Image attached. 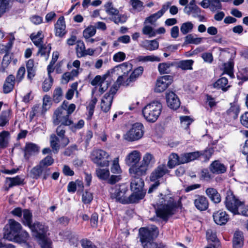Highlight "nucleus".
Masks as SVG:
<instances>
[{"label":"nucleus","mask_w":248,"mask_h":248,"mask_svg":"<svg viewBox=\"0 0 248 248\" xmlns=\"http://www.w3.org/2000/svg\"><path fill=\"white\" fill-rule=\"evenodd\" d=\"M162 197L156 203L155 208L158 217L167 221L169 218L174 214L177 203L170 195L160 194Z\"/></svg>","instance_id":"f257e3e1"},{"label":"nucleus","mask_w":248,"mask_h":248,"mask_svg":"<svg viewBox=\"0 0 248 248\" xmlns=\"http://www.w3.org/2000/svg\"><path fill=\"white\" fill-rule=\"evenodd\" d=\"M139 234L143 248H167L166 245L162 242L153 241L159 234L156 226L151 225L147 228H141L139 230Z\"/></svg>","instance_id":"f03ea898"},{"label":"nucleus","mask_w":248,"mask_h":248,"mask_svg":"<svg viewBox=\"0 0 248 248\" xmlns=\"http://www.w3.org/2000/svg\"><path fill=\"white\" fill-rule=\"evenodd\" d=\"M162 108V105L159 102L153 101L143 108L142 114L148 122L154 123L160 115Z\"/></svg>","instance_id":"7ed1b4c3"},{"label":"nucleus","mask_w":248,"mask_h":248,"mask_svg":"<svg viewBox=\"0 0 248 248\" xmlns=\"http://www.w3.org/2000/svg\"><path fill=\"white\" fill-rule=\"evenodd\" d=\"M109 193L111 199H115L116 202L122 204H126L129 190L127 185L123 184L112 186Z\"/></svg>","instance_id":"20e7f679"},{"label":"nucleus","mask_w":248,"mask_h":248,"mask_svg":"<svg viewBox=\"0 0 248 248\" xmlns=\"http://www.w3.org/2000/svg\"><path fill=\"white\" fill-rule=\"evenodd\" d=\"M226 194L225 201L226 208L233 215H240L241 211H239V209H243L244 202L237 198L232 191H228Z\"/></svg>","instance_id":"39448f33"},{"label":"nucleus","mask_w":248,"mask_h":248,"mask_svg":"<svg viewBox=\"0 0 248 248\" xmlns=\"http://www.w3.org/2000/svg\"><path fill=\"white\" fill-rule=\"evenodd\" d=\"M132 68V65L128 62H125L115 66L111 70L110 72L111 73L117 72V74L120 75L117 82L119 85L124 86V81L128 78V75Z\"/></svg>","instance_id":"423d86ee"},{"label":"nucleus","mask_w":248,"mask_h":248,"mask_svg":"<svg viewBox=\"0 0 248 248\" xmlns=\"http://www.w3.org/2000/svg\"><path fill=\"white\" fill-rule=\"evenodd\" d=\"M21 225L13 219H10L3 229V238L12 240L22 229Z\"/></svg>","instance_id":"0eeeda50"},{"label":"nucleus","mask_w":248,"mask_h":248,"mask_svg":"<svg viewBox=\"0 0 248 248\" xmlns=\"http://www.w3.org/2000/svg\"><path fill=\"white\" fill-rule=\"evenodd\" d=\"M109 156V154L102 149H94L91 155L92 161L100 167H108L109 161L108 160Z\"/></svg>","instance_id":"6e6552de"},{"label":"nucleus","mask_w":248,"mask_h":248,"mask_svg":"<svg viewBox=\"0 0 248 248\" xmlns=\"http://www.w3.org/2000/svg\"><path fill=\"white\" fill-rule=\"evenodd\" d=\"M143 126L140 123L134 124L126 133L124 138L128 141H135L140 139L143 135Z\"/></svg>","instance_id":"1a4fd4ad"},{"label":"nucleus","mask_w":248,"mask_h":248,"mask_svg":"<svg viewBox=\"0 0 248 248\" xmlns=\"http://www.w3.org/2000/svg\"><path fill=\"white\" fill-rule=\"evenodd\" d=\"M53 123L55 125L60 124H72L73 122L66 113V111L62 108H58L55 111L53 117Z\"/></svg>","instance_id":"9d476101"},{"label":"nucleus","mask_w":248,"mask_h":248,"mask_svg":"<svg viewBox=\"0 0 248 248\" xmlns=\"http://www.w3.org/2000/svg\"><path fill=\"white\" fill-rule=\"evenodd\" d=\"M44 167L40 163L34 167L31 170V177L37 179L42 176L44 179H46L50 174V169Z\"/></svg>","instance_id":"9b49d317"},{"label":"nucleus","mask_w":248,"mask_h":248,"mask_svg":"<svg viewBox=\"0 0 248 248\" xmlns=\"http://www.w3.org/2000/svg\"><path fill=\"white\" fill-rule=\"evenodd\" d=\"M172 77L170 75H166L157 78L155 92L161 93L164 91L172 82Z\"/></svg>","instance_id":"f8f14e48"},{"label":"nucleus","mask_w":248,"mask_h":248,"mask_svg":"<svg viewBox=\"0 0 248 248\" xmlns=\"http://www.w3.org/2000/svg\"><path fill=\"white\" fill-rule=\"evenodd\" d=\"M30 229L37 238L46 235V232L48 231L47 226L38 221L33 223Z\"/></svg>","instance_id":"ddd939ff"},{"label":"nucleus","mask_w":248,"mask_h":248,"mask_svg":"<svg viewBox=\"0 0 248 248\" xmlns=\"http://www.w3.org/2000/svg\"><path fill=\"white\" fill-rule=\"evenodd\" d=\"M194 204L197 209L201 211H205L209 206V202L206 197L198 194L194 196Z\"/></svg>","instance_id":"4468645a"},{"label":"nucleus","mask_w":248,"mask_h":248,"mask_svg":"<svg viewBox=\"0 0 248 248\" xmlns=\"http://www.w3.org/2000/svg\"><path fill=\"white\" fill-rule=\"evenodd\" d=\"M166 98L167 105L170 108L177 109L180 107V100L174 92L171 91L167 92Z\"/></svg>","instance_id":"2eb2a0df"},{"label":"nucleus","mask_w":248,"mask_h":248,"mask_svg":"<svg viewBox=\"0 0 248 248\" xmlns=\"http://www.w3.org/2000/svg\"><path fill=\"white\" fill-rule=\"evenodd\" d=\"M39 150V147L37 144L31 142L26 143L23 149L25 159L29 160L32 155L38 153Z\"/></svg>","instance_id":"dca6fc26"},{"label":"nucleus","mask_w":248,"mask_h":248,"mask_svg":"<svg viewBox=\"0 0 248 248\" xmlns=\"http://www.w3.org/2000/svg\"><path fill=\"white\" fill-rule=\"evenodd\" d=\"M117 89L115 87L111 88L109 92L107 93L104 96L103 98L102 99V103H104L107 102L108 104L107 107H104V106H102V110L105 112L108 111L110 108L114 95L116 93Z\"/></svg>","instance_id":"f3484780"},{"label":"nucleus","mask_w":248,"mask_h":248,"mask_svg":"<svg viewBox=\"0 0 248 248\" xmlns=\"http://www.w3.org/2000/svg\"><path fill=\"white\" fill-rule=\"evenodd\" d=\"M71 124H61L56 128L57 135L61 139V145L64 147L69 143V139L65 136L66 126H70Z\"/></svg>","instance_id":"a211bd4d"},{"label":"nucleus","mask_w":248,"mask_h":248,"mask_svg":"<svg viewBox=\"0 0 248 248\" xmlns=\"http://www.w3.org/2000/svg\"><path fill=\"white\" fill-rule=\"evenodd\" d=\"M215 222L219 225L225 224L229 220V215L225 211L219 210L214 213L213 215Z\"/></svg>","instance_id":"6ab92c4d"},{"label":"nucleus","mask_w":248,"mask_h":248,"mask_svg":"<svg viewBox=\"0 0 248 248\" xmlns=\"http://www.w3.org/2000/svg\"><path fill=\"white\" fill-rule=\"evenodd\" d=\"M168 171L165 164L159 165L151 174L150 179L151 181H158Z\"/></svg>","instance_id":"aec40b11"},{"label":"nucleus","mask_w":248,"mask_h":248,"mask_svg":"<svg viewBox=\"0 0 248 248\" xmlns=\"http://www.w3.org/2000/svg\"><path fill=\"white\" fill-rule=\"evenodd\" d=\"M65 28L64 18L63 16H61L59 18L56 23L55 24L56 36L60 37L63 36L66 33Z\"/></svg>","instance_id":"412c9836"},{"label":"nucleus","mask_w":248,"mask_h":248,"mask_svg":"<svg viewBox=\"0 0 248 248\" xmlns=\"http://www.w3.org/2000/svg\"><path fill=\"white\" fill-rule=\"evenodd\" d=\"M147 169L141 164L140 166L135 165L131 167L129 169V171L132 177L140 178L141 176L146 174Z\"/></svg>","instance_id":"4be33fe9"},{"label":"nucleus","mask_w":248,"mask_h":248,"mask_svg":"<svg viewBox=\"0 0 248 248\" xmlns=\"http://www.w3.org/2000/svg\"><path fill=\"white\" fill-rule=\"evenodd\" d=\"M140 159V154L138 151H133L129 153L126 157V164L131 167L135 166Z\"/></svg>","instance_id":"5701e85b"},{"label":"nucleus","mask_w":248,"mask_h":248,"mask_svg":"<svg viewBox=\"0 0 248 248\" xmlns=\"http://www.w3.org/2000/svg\"><path fill=\"white\" fill-rule=\"evenodd\" d=\"M132 179L130 187L132 191H146L143 189L144 182L142 179L140 177H133Z\"/></svg>","instance_id":"b1692460"},{"label":"nucleus","mask_w":248,"mask_h":248,"mask_svg":"<svg viewBox=\"0 0 248 248\" xmlns=\"http://www.w3.org/2000/svg\"><path fill=\"white\" fill-rule=\"evenodd\" d=\"M210 171L216 174L224 173L226 171V167L218 160L213 161L209 167Z\"/></svg>","instance_id":"393cba45"},{"label":"nucleus","mask_w":248,"mask_h":248,"mask_svg":"<svg viewBox=\"0 0 248 248\" xmlns=\"http://www.w3.org/2000/svg\"><path fill=\"white\" fill-rule=\"evenodd\" d=\"M133 192L129 194L127 199L126 204L138 203L139 201L143 199L146 194V191H133Z\"/></svg>","instance_id":"a878e982"},{"label":"nucleus","mask_w":248,"mask_h":248,"mask_svg":"<svg viewBox=\"0 0 248 248\" xmlns=\"http://www.w3.org/2000/svg\"><path fill=\"white\" fill-rule=\"evenodd\" d=\"M205 194L213 202L218 203L221 202L220 195L216 189L212 187L207 188L205 190Z\"/></svg>","instance_id":"bb28decb"},{"label":"nucleus","mask_w":248,"mask_h":248,"mask_svg":"<svg viewBox=\"0 0 248 248\" xmlns=\"http://www.w3.org/2000/svg\"><path fill=\"white\" fill-rule=\"evenodd\" d=\"M15 81V77L13 75H10L6 78L3 86V91L4 93H8L13 90Z\"/></svg>","instance_id":"cd10ccee"},{"label":"nucleus","mask_w":248,"mask_h":248,"mask_svg":"<svg viewBox=\"0 0 248 248\" xmlns=\"http://www.w3.org/2000/svg\"><path fill=\"white\" fill-rule=\"evenodd\" d=\"M143 70L142 66H139L135 69L130 76L124 81V86H127L131 82L135 81L138 77L142 74Z\"/></svg>","instance_id":"c85d7f7f"},{"label":"nucleus","mask_w":248,"mask_h":248,"mask_svg":"<svg viewBox=\"0 0 248 248\" xmlns=\"http://www.w3.org/2000/svg\"><path fill=\"white\" fill-rule=\"evenodd\" d=\"M200 151L185 153L180 155V161L181 163H186L193 161L200 156Z\"/></svg>","instance_id":"c756f323"},{"label":"nucleus","mask_w":248,"mask_h":248,"mask_svg":"<svg viewBox=\"0 0 248 248\" xmlns=\"http://www.w3.org/2000/svg\"><path fill=\"white\" fill-rule=\"evenodd\" d=\"M17 236H15V238L11 241H13L18 244H26L29 239L30 235L25 230L21 229V231L18 233Z\"/></svg>","instance_id":"7c9ffc66"},{"label":"nucleus","mask_w":248,"mask_h":248,"mask_svg":"<svg viewBox=\"0 0 248 248\" xmlns=\"http://www.w3.org/2000/svg\"><path fill=\"white\" fill-rule=\"evenodd\" d=\"M233 248H242L244 245L243 233L241 231H236L233 235Z\"/></svg>","instance_id":"2f4dec72"},{"label":"nucleus","mask_w":248,"mask_h":248,"mask_svg":"<svg viewBox=\"0 0 248 248\" xmlns=\"http://www.w3.org/2000/svg\"><path fill=\"white\" fill-rule=\"evenodd\" d=\"M213 86L215 88L220 89L223 92H226L231 87L228 84V79L225 77H222L219 78L214 83Z\"/></svg>","instance_id":"473e14b6"},{"label":"nucleus","mask_w":248,"mask_h":248,"mask_svg":"<svg viewBox=\"0 0 248 248\" xmlns=\"http://www.w3.org/2000/svg\"><path fill=\"white\" fill-rule=\"evenodd\" d=\"M194 61L192 60H182L176 63V66L183 70H192Z\"/></svg>","instance_id":"72a5a7b5"},{"label":"nucleus","mask_w":248,"mask_h":248,"mask_svg":"<svg viewBox=\"0 0 248 248\" xmlns=\"http://www.w3.org/2000/svg\"><path fill=\"white\" fill-rule=\"evenodd\" d=\"M32 213L27 209L23 211V218H22V223L29 228L32 225Z\"/></svg>","instance_id":"f704fd0d"},{"label":"nucleus","mask_w":248,"mask_h":248,"mask_svg":"<svg viewBox=\"0 0 248 248\" xmlns=\"http://www.w3.org/2000/svg\"><path fill=\"white\" fill-rule=\"evenodd\" d=\"M109 73L110 71H108V73L104 75L103 77L99 75L95 76V77L91 82V84L93 86H96L97 85L100 86L102 83L108 85V81L106 80V79L109 74Z\"/></svg>","instance_id":"c9c22d12"},{"label":"nucleus","mask_w":248,"mask_h":248,"mask_svg":"<svg viewBox=\"0 0 248 248\" xmlns=\"http://www.w3.org/2000/svg\"><path fill=\"white\" fill-rule=\"evenodd\" d=\"M195 36L196 35L195 34ZM202 37H195L194 35L189 34L185 37V44L199 45L202 43Z\"/></svg>","instance_id":"e433bc0d"},{"label":"nucleus","mask_w":248,"mask_h":248,"mask_svg":"<svg viewBox=\"0 0 248 248\" xmlns=\"http://www.w3.org/2000/svg\"><path fill=\"white\" fill-rule=\"evenodd\" d=\"M182 164L180 161V156L177 154L172 153L169 156V159L168 162V166L171 169L174 167L176 165Z\"/></svg>","instance_id":"4c0bfd02"},{"label":"nucleus","mask_w":248,"mask_h":248,"mask_svg":"<svg viewBox=\"0 0 248 248\" xmlns=\"http://www.w3.org/2000/svg\"><path fill=\"white\" fill-rule=\"evenodd\" d=\"M51 49L50 44H48L47 46L44 45L39 48L37 55L40 54L41 56L46 57V60H47L49 57Z\"/></svg>","instance_id":"58836bf2"},{"label":"nucleus","mask_w":248,"mask_h":248,"mask_svg":"<svg viewBox=\"0 0 248 248\" xmlns=\"http://www.w3.org/2000/svg\"><path fill=\"white\" fill-rule=\"evenodd\" d=\"M11 59L12 55L7 53L4 55L0 66V72L4 73L5 72L6 68L11 62Z\"/></svg>","instance_id":"ea45409f"},{"label":"nucleus","mask_w":248,"mask_h":248,"mask_svg":"<svg viewBox=\"0 0 248 248\" xmlns=\"http://www.w3.org/2000/svg\"><path fill=\"white\" fill-rule=\"evenodd\" d=\"M173 65L170 62L160 63L158 66V71L160 74H168L170 73V68Z\"/></svg>","instance_id":"a19ab883"},{"label":"nucleus","mask_w":248,"mask_h":248,"mask_svg":"<svg viewBox=\"0 0 248 248\" xmlns=\"http://www.w3.org/2000/svg\"><path fill=\"white\" fill-rule=\"evenodd\" d=\"M9 133L8 131H3L0 133V148H5L8 144V137Z\"/></svg>","instance_id":"79ce46f5"},{"label":"nucleus","mask_w":248,"mask_h":248,"mask_svg":"<svg viewBox=\"0 0 248 248\" xmlns=\"http://www.w3.org/2000/svg\"><path fill=\"white\" fill-rule=\"evenodd\" d=\"M193 28V24L191 21H187L182 24L180 31L183 34L186 35L192 31Z\"/></svg>","instance_id":"37998d69"},{"label":"nucleus","mask_w":248,"mask_h":248,"mask_svg":"<svg viewBox=\"0 0 248 248\" xmlns=\"http://www.w3.org/2000/svg\"><path fill=\"white\" fill-rule=\"evenodd\" d=\"M239 109L238 106L236 105H232L229 109L226 111V114L228 115L231 119H235L237 118Z\"/></svg>","instance_id":"c03bdc74"},{"label":"nucleus","mask_w":248,"mask_h":248,"mask_svg":"<svg viewBox=\"0 0 248 248\" xmlns=\"http://www.w3.org/2000/svg\"><path fill=\"white\" fill-rule=\"evenodd\" d=\"M95 172L98 178L102 180L108 179L109 176V171L108 169L98 168L96 170Z\"/></svg>","instance_id":"a18cd8bd"},{"label":"nucleus","mask_w":248,"mask_h":248,"mask_svg":"<svg viewBox=\"0 0 248 248\" xmlns=\"http://www.w3.org/2000/svg\"><path fill=\"white\" fill-rule=\"evenodd\" d=\"M76 50L77 55L78 58H81L85 56V54L84 53L85 50V46L83 42H77Z\"/></svg>","instance_id":"49530a36"},{"label":"nucleus","mask_w":248,"mask_h":248,"mask_svg":"<svg viewBox=\"0 0 248 248\" xmlns=\"http://www.w3.org/2000/svg\"><path fill=\"white\" fill-rule=\"evenodd\" d=\"M234 63L232 61L230 60L224 64V73L227 74L231 78L234 77L233 73Z\"/></svg>","instance_id":"de8ad7c7"},{"label":"nucleus","mask_w":248,"mask_h":248,"mask_svg":"<svg viewBox=\"0 0 248 248\" xmlns=\"http://www.w3.org/2000/svg\"><path fill=\"white\" fill-rule=\"evenodd\" d=\"M63 95L61 88L57 87L54 90L53 94V100L55 103H59L62 99Z\"/></svg>","instance_id":"09e8293b"},{"label":"nucleus","mask_w":248,"mask_h":248,"mask_svg":"<svg viewBox=\"0 0 248 248\" xmlns=\"http://www.w3.org/2000/svg\"><path fill=\"white\" fill-rule=\"evenodd\" d=\"M6 179L7 182H9L8 185L9 187H12L16 185H20L22 184L23 182V179H22L19 176H16L13 178L7 177Z\"/></svg>","instance_id":"8fccbe9b"},{"label":"nucleus","mask_w":248,"mask_h":248,"mask_svg":"<svg viewBox=\"0 0 248 248\" xmlns=\"http://www.w3.org/2000/svg\"><path fill=\"white\" fill-rule=\"evenodd\" d=\"M110 19L115 24H123L126 21L127 16L125 15L120 14L119 13L114 16H112Z\"/></svg>","instance_id":"3c124183"},{"label":"nucleus","mask_w":248,"mask_h":248,"mask_svg":"<svg viewBox=\"0 0 248 248\" xmlns=\"http://www.w3.org/2000/svg\"><path fill=\"white\" fill-rule=\"evenodd\" d=\"M155 162L154 157L152 155L149 153H146L143 156L141 162V164L148 168L150 164Z\"/></svg>","instance_id":"603ef678"},{"label":"nucleus","mask_w":248,"mask_h":248,"mask_svg":"<svg viewBox=\"0 0 248 248\" xmlns=\"http://www.w3.org/2000/svg\"><path fill=\"white\" fill-rule=\"evenodd\" d=\"M139 62H160V59L154 55L149 56H140L137 58Z\"/></svg>","instance_id":"864d4df0"},{"label":"nucleus","mask_w":248,"mask_h":248,"mask_svg":"<svg viewBox=\"0 0 248 248\" xmlns=\"http://www.w3.org/2000/svg\"><path fill=\"white\" fill-rule=\"evenodd\" d=\"M96 33V28L93 26H90L85 29L83 32V35L85 39H89L94 35Z\"/></svg>","instance_id":"5fc2aeb1"},{"label":"nucleus","mask_w":248,"mask_h":248,"mask_svg":"<svg viewBox=\"0 0 248 248\" xmlns=\"http://www.w3.org/2000/svg\"><path fill=\"white\" fill-rule=\"evenodd\" d=\"M181 126L185 129H188L193 120L188 116H181L180 118Z\"/></svg>","instance_id":"6e6d98bb"},{"label":"nucleus","mask_w":248,"mask_h":248,"mask_svg":"<svg viewBox=\"0 0 248 248\" xmlns=\"http://www.w3.org/2000/svg\"><path fill=\"white\" fill-rule=\"evenodd\" d=\"M105 8L107 14L112 16H114L119 12L117 9L113 7L112 2H107L105 5Z\"/></svg>","instance_id":"4d7b16f0"},{"label":"nucleus","mask_w":248,"mask_h":248,"mask_svg":"<svg viewBox=\"0 0 248 248\" xmlns=\"http://www.w3.org/2000/svg\"><path fill=\"white\" fill-rule=\"evenodd\" d=\"M53 82V79L52 77H48L46 78L43 83L42 89L44 92H48L51 88Z\"/></svg>","instance_id":"13d9d810"},{"label":"nucleus","mask_w":248,"mask_h":248,"mask_svg":"<svg viewBox=\"0 0 248 248\" xmlns=\"http://www.w3.org/2000/svg\"><path fill=\"white\" fill-rule=\"evenodd\" d=\"M38 239L42 248H50L51 242L46 238V235L39 237Z\"/></svg>","instance_id":"bf43d9fd"},{"label":"nucleus","mask_w":248,"mask_h":248,"mask_svg":"<svg viewBox=\"0 0 248 248\" xmlns=\"http://www.w3.org/2000/svg\"><path fill=\"white\" fill-rule=\"evenodd\" d=\"M54 163V159L51 155H47L40 162V164L44 168H49L48 166L51 165Z\"/></svg>","instance_id":"052dcab7"},{"label":"nucleus","mask_w":248,"mask_h":248,"mask_svg":"<svg viewBox=\"0 0 248 248\" xmlns=\"http://www.w3.org/2000/svg\"><path fill=\"white\" fill-rule=\"evenodd\" d=\"M142 31L144 34L148 35L149 37L155 36V31L151 26H145L143 28Z\"/></svg>","instance_id":"680f3d73"},{"label":"nucleus","mask_w":248,"mask_h":248,"mask_svg":"<svg viewBox=\"0 0 248 248\" xmlns=\"http://www.w3.org/2000/svg\"><path fill=\"white\" fill-rule=\"evenodd\" d=\"M200 156L201 158H202L203 161H208L213 154L212 149L206 150L204 151H200Z\"/></svg>","instance_id":"e2e57ef3"},{"label":"nucleus","mask_w":248,"mask_h":248,"mask_svg":"<svg viewBox=\"0 0 248 248\" xmlns=\"http://www.w3.org/2000/svg\"><path fill=\"white\" fill-rule=\"evenodd\" d=\"M9 113L7 111H3L0 116V126H4L9 121Z\"/></svg>","instance_id":"0e129e2a"},{"label":"nucleus","mask_w":248,"mask_h":248,"mask_svg":"<svg viewBox=\"0 0 248 248\" xmlns=\"http://www.w3.org/2000/svg\"><path fill=\"white\" fill-rule=\"evenodd\" d=\"M161 17L157 12L155 14L151 15L147 17L145 20V23L154 24L158 18Z\"/></svg>","instance_id":"69168bd1"},{"label":"nucleus","mask_w":248,"mask_h":248,"mask_svg":"<svg viewBox=\"0 0 248 248\" xmlns=\"http://www.w3.org/2000/svg\"><path fill=\"white\" fill-rule=\"evenodd\" d=\"M110 170L111 172L113 173H120L121 172L120 167L118 163V158H116L114 159Z\"/></svg>","instance_id":"338daca9"},{"label":"nucleus","mask_w":248,"mask_h":248,"mask_svg":"<svg viewBox=\"0 0 248 248\" xmlns=\"http://www.w3.org/2000/svg\"><path fill=\"white\" fill-rule=\"evenodd\" d=\"M125 57L126 55L124 52L120 51L113 55V60L114 62H119L124 60Z\"/></svg>","instance_id":"774afa93"}]
</instances>
